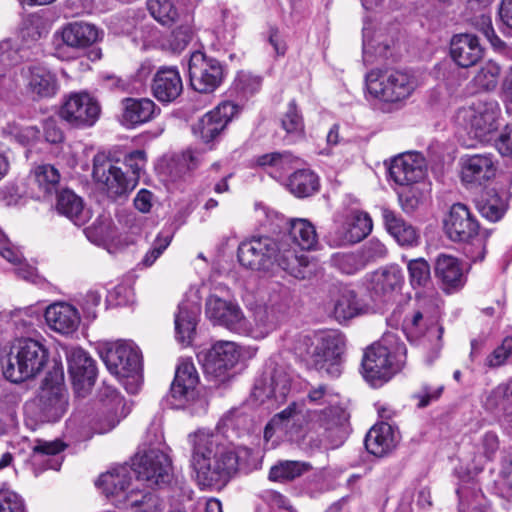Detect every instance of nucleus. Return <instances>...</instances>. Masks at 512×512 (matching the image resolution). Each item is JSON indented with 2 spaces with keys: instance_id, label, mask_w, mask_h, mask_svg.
Wrapping results in <instances>:
<instances>
[{
  "instance_id": "37",
  "label": "nucleus",
  "mask_w": 512,
  "mask_h": 512,
  "mask_svg": "<svg viewBox=\"0 0 512 512\" xmlns=\"http://www.w3.org/2000/svg\"><path fill=\"white\" fill-rule=\"evenodd\" d=\"M130 470L126 466H119L103 473L96 482L107 498H114L116 505L123 502L126 488L130 484Z\"/></svg>"
},
{
  "instance_id": "41",
  "label": "nucleus",
  "mask_w": 512,
  "mask_h": 512,
  "mask_svg": "<svg viewBox=\"0 0 512 512\" xmlns=\"http://www.w3.org/2000/svg\"><path fill=\"white\" fill-rule=\"evenodd\" d=\"M56 208L76 226L86 224L91 218L90 210L85 208L83 200L69 189L59 193Z\"/></svg>"
},
{
  "instance_id": "13",
  "label": "nucleus",
  "mask_w": 512,
  "mask_h": 512,
  "mask_svg": "<svg viewBox=\"0 0 512 512\" xmlns=\"http://www.w3.org/2000/svg\"><path fill=\"white\" fill-rule=\"evenodd\" d=\"M137 481L148 487H163L170 483L171 463L168 456L157 448L137 452L132 462Z\"/></svg>"
},
{
  "instance_id": "32",
  "label": "nucleus",
  "mask_w": 512,
  "mask_h": 512,
  "mask_svg": "<svg viewBox=\"0 0 512 512\" xmlns=\"http://www.w3.org/2000/svg\"><path fill=\"white\" fill-rule=\"evenodd\" d=\"M99 398L103 404L105 415L99 420L97 431L102 434L112 430L122 418L127 416L129 410L126 408L122 396L110 386H105L100 390Z\"/></svg>"
},
{
  "instance_id": "43",
  "label": "nucleus",
  "mask_w": 512,
  "mask_h": 512,
  "mask_svg": "<svg viewBox=\"0 0 512 512\" xmlns=\"http://www.w3.org/2000/svg\"><path fill=\"white\" fill-rule=\"evenodd\" d=\"M435 274L442 281L446 290L464 285V269L460 261L451 255L441 254L435 264Z\"/></svg>"
},
{
  "instance_id": "7",
  "label": "nucleus",
  "mask_w": 512,
  "mask_h": 512,
  "mask_svg": "<svg viewBox=\"0 0 512 512\" xmlns=\"http://www.w3.org/2000/svg\"><path fill=\"white\" fill-rule=\"evenodd\" d=\"M402 331L410 343L423 350L427 362L431 363L439 356L443 328L436 316L428 314L425 310H412L403 320Z\"/></svg>"
},
{
  "instance_id": "42",
  "label": "nucleus",
  "mask_w": 512,
  "mask_h": 512,
  "mask_svg": "<svg viewBox=\"0 0 512 512\" xmlns=\"http://www.w3.org/2000/svg\"><path fill=\"white\" fill-rule=\"evenodd\" d=\"M84 232L90 242L104 247L109 252L117 244V229L109 214L99 215Z\"/></svg>"
},
{
  "instance_id": "19",
  "label": "nucleus",
  "mask_w": 512,
  "mask_h": 512,
  "mask_svg": "<svg viewBox=\"0 0 512 512\" xmlns=\"http://www.w3.org/2000/svg\"><path fill=\"white\" fill-rule=\"evenodd\" d=\"M65 354L75 393L80 397H85L95 382L96 367L94 361L80 347L67 348Z\"/></svg>"
},
{
  "instance_id": "64",
  "label": "nucleus",
  "mask_w": 512,
  "mask_h": 512,
  "mask_svg": "<svg viewBox=\"0 0 512 512\" xmlns=\"http://www.w3.org/2000/svg\"><path fill=\"white\" fill-rule=\"evenodd\" d=\"M233 86L238 92L251 95L260 89L261 78L249 72L240 71L237 73Z\"/></svg>"
},
{
  "instance_id": "58",
  "label": "nucleus",
  "mask_w": 512,
  "mask_h": 512,
  "mask_svg": "<svg viewBox=\"0 0 512 512\" xmlns=\"http://www.w3.org/2000/svg\"><path fill=\"white\" fill-rule=\"evenodd\" d=\"M282 128L287 134L300 136L304 131L303 117L294 101L288 104L286 112L281 118Z\"/></svg>"
},
{
  "instance_id": "33",
  "label": "nucleus",
  "mask_w": 512,
  "mask_h": 512,
  "mask_svg": "<svg viewBox=\"0 0 512 512\" xmlns=\"http://www.w3.org/2000/svg\"><path fill=\"white\" fill-rule=\"evenodd\" d=\"M25 79L28 92L38 98H51L60 87L56 74L43 65L29 66Z\"/></svg>"
},
{
  "instance_id": "2",
  "label": "nucleus",
  "mask_w": 512,
  "mask_h": 512,
  "mask_svg": "<svg viewBox=\"0 0 512 512\" xmlns=\"http://www.w3.org/2000/svg\"><path fill=\"white\" fill-rule=\"evenodd\" d=\"M238 260L246 268L255 271H268L275 264L281 266L296 278L304 279L312 273L309 257L305 253L279 247L274 239L263 236L253 237L240 243Z\"/></svg>"
},
{
  "instance_id": "22",
  "label": "nucleus",
  "mask_w": 512,
  "mask_h": 512,
  "mask_svg": "<svg viewBox=\"0 0 512 512\" xmlns=\"http://www.w3.org/2000/svg\"><path fill=\"white\" fill-rule=\"evenodd\" d=\"M198 381L199 377L192 361H181L170 388L171 404L175 408H183L195 400Z\"/></svg>"
},
{
  "instance_id": "39",
  "label": "nucleus",
  "mask_w": 512,
  "mask_h": 512,
  "mask_svg": "<svg viewBox=\"0 0 512 512\" xmlns=\"http://www.w3.org/2000/svg\"><path fill=\"white\" fill-rule=\"evenodd\" d=\"M457 495L459 498L458 512H492L488 499L472 476L461 481Z\"/></svg>"
},
{
  "instance_id": "9",
  "label": "nucleus",
  "mask_w": 512,
  "mask_h": 512,
  "mask_svg": "<svg viewBox=\"0 0 512 512\" xmlns=\"http://www.w3.org/2000/svg\"><path fill=\"white\" fill-rule=\"evenodd\" d=\"M48 352L44 345L32 338L18 339L9 355L4 376L19 383L37 375L45 366Z\"/></svg>"
},
{
  "instance_id": "38",
  "label": "nucleus",
  "mask_w": 512,
  "mask_h": 512,
  "mask_svg": "<svg viewBox=\"0 0 512 512\" xmlns=\"http://www.w3.org/2000/svg\"><path fill=\"white\" fill-rule=\"evenodd\" d=\"M394 47V36L387 35L383 31L374 33L369 27L364 26L363 58L366 63H373L377 57L388 58L393 54Z\"/></svg>"
},
{
  "instance_id": "31",
  "label": "nucleus",
  "mask_w": 512,
  "mask_h": 512,
  "mask_svg": "<svg viewBox=\"0 0 512 512\" xmlns=\"http://www.w3.org/2000/svg\"><path fill=\"white\" fill-rule=\"evenodd\" d=\"M483 48L477 36L469 33L456 34L450 41V56L462 68L474 66L483 57Z\"/></svg>"
},
{
  "instance_id": "46",
  "label": "nucleus",
  "mask_w": 512,
  "mask_h": 512,
  "mask_svg": "<svg viewBox=\"0 0 512 512\" xmlns=\"http://www.w3.org/2000/svg\"><path fill=\"white\" fill-rule=\"evenodd\" d=\"M402 283L401 269L397 265H391L373 273L371 290L377 295L387 296L400 289Z\"/></svg>"
},
{
  "instance_id": "16",
  "label": "nucleus",
  "mask_w": 512,
  "mask_h": 512,
  "mask_svg": "<svg viewBox=\"0 0 512 512\" xmlns=\"http://www.w3.org/2000/svg\"><path fill=\"white\" fill-rule=\"evenodd\" d=\"M239 357L240 352L236 343L219 341L207 352L203 363L204 371L216 382H225L230 378V371Z\"/></svg>"
},
{
  "instance_id": "3",
  "label": "nucleus",
  "mask_w": 512,
  "mask_h": 512,
  "mask_svg": "<svg viewBox=\"0 0 512 512\" xmlns=\"http://www.w3.org/2000/svg\"><path fill=\"white\" fill-rule=\"evenodd\" d=\"M406 347L399 337L386 332L364 352L362 375L373 386L389 381L405 364Z\"/></svg>"
},
{
  "instance_id": "4",
  "label": "nucleus",
  "mask_w": 512,
  "mask_h": 512,
  "mask_svg": "<svg viewBox=\"0 0 512 512\" xmlns=\"http://www.w3.org/2000/svg\"><path fill=\"white\" fill-rule=\"evenodd\" d=\"M99 356L108 371L123 382L128 392L138 391L142 379V364L140 352L133 343L127 341L104 343L99 348Z\"/></svg>"
},
{
  "instance_id": "27",
  "label": "nucleus",
  "mask_w": 512,
  "mask_h": 512,
  "mask_svg": "<svg viewBox=\"0 0 512 512\" xmlns=\"http://www.w3.org/2000/svg\"><path fill=\"white\" fill-rule=\"evenodd\" d=\"M206 315L215 324L240 334L244 314L237 303L211 295L206 302Z\"/></svg>"
},
{
  "instance_id": "10",
  "label": "nucleus",
  "mask_w": 512,
  "mask_h": 512,
  "mask_svg": "<svg viewBox=\"0 0 512 512\" xmlns=\"http://www.w3.org/2000/svg\"><path fill=\"white\" fill-rule=\"evenodd\" d=\"M316 411H309L303 403L293 402L275 414L265 427L264 437L269 440L275 432H280L291 441L304 440L308 434L319 428Z\"/></svg>"
},
{
  "instance_id": "56",
  "label": "nucleus",
  "mask_w": 512,
  "mask_h": 512,
  "mask_svg": "<svg viewBox=\"0 0 512 512\" xmlns=\"http://www.w3.org/2000/svg\"><path fill=\"white\" fill-rule=\"evenodd\" d=\"M346 221L350 226L356 243L367 237L373 228L372 219L365 212L353 211L346 216Z\"/></svg>"
},
{
  "instance_id": "52",
  "label": "nucleus",
  "mask_w": 512,
  "mask_h": 512,
  "mask_svg": "<svg viewBox=\"0 0 512 512\" xmlns=\"http://www.w3.org/2000/svg\"><path fill=\"white\" fill-rule=\"evenodd\" d=\"M500 74V66L495 61L489 60L481 65L473 81L478 88L492 91L498 85Z\"/></svg>"
},
{
  "instance_id": "62",
  "label": "nucleus",
  "mask_w": 512,
  "mask_h": 512,
  "mask_svg": "<svg viewBox=\"0 0 512 512\" xmlns=\"http://www.w3.org/2000/svg\"><path fill=\"white\" fill-rule=\"evenodd\" d=\"M496 486L503 497L512 498V453L502 462Z\"/></svg>"
},
{
  "instance_id": "51",
  "label": "nucleus",
  "mask_w": 512,
  "mask_h": 512,
  "mask_svg": "<svg viewBox=\"0 0 512 512\" xmlns=\"http://www.w3.org/2000/svg\"><path fill=\"white\" fill-rule=\"evenodd\" d=\"M360 312L356 295L351 290H344L334 300L333 314L338 321L353 318Z\"/></svg>"
},
{
  "instance_id": "14",
  "label": "nucleus",
  "mask_w": 512,
  "mask_h": 512,
  "mask_svg": "<svg viewBox=\"0 0 512 512\" xmlns=\"http://www.w3.org/2000/svg\"><path fill=\"white\" fill-rule=\"evenodd\" d=\"M188 71L192 88L200 93L215 91L225 77V70L221 62L201 51L191 54Z\"/></svg>"
},
{
  "instance_id": "11",
  "label": "nucleus",
  "mask_w": 512,
  "mask_h": 512,
  "mask_svg": "<svg viewBox=\"0 0 512 512\" xmlns=\"http://www.w3.org/2000/svg\"><path fill=\"white\" fill-rule=\"evenodd\" d=\"M499 113L500 109L496 102L473 99L457 108L453 121L470 137L482 141L497 130Z\"/></svg>"
},
{
  "instance_id": "53",
  "label": "nucleus",
  "mask_w": 512,
  "mask_h": 512,
  "mask_svg": "<svg viewBox=\"0 0 512 512\" xmlns=\"http://www.w3.org/2000/svg\"><path fill=\"white\" fill-rule=\"evenodd\" d=\"M151 16L162 25H171L178 18V10L172 0H148Z\"/></svg>"
},
{
  "instance_id": "17",
  "label": "nucleus",
  "mask_w": 512,
  "mask_h": 512,
  "mask_svg": "<svg viewBox=\"0 0 512 512\" xmlns=\"http://www.w3.org/2000/svg\"><path fill=\"white\" fill-rule=\"evenodd\" d=\"M99 114L98 102L86 92L70 94L60 109L61 118L75 127L94 125Z\"/></svg>"
},
{
  "instance_id": "12",
  "label": "nucleus",
  "mask_w": 512,
  "mask_h": 512,
  "mask_svg": "<svg viewBox=\"0 0 512 512\" xmlns=\"http://www.w3.org/2000/svg\"><path fill=\"white\" fill-rule=\"evenodd\" d=\"M92 177L97 187L110 198L125 195L135 188V177H129L118 161L104 153L93 157Z\"/></svg>"
},
{
  "instance_id": "8",
  "label": "nucleus",
  "mask_w": 512,
  "mask_h": 512,
  "mask_svg": "<svg viewBox=\"0 0 512 512\" xmlns=\"http://www.w3.org/2000/svg\"><path fill=\"white\" fill-rule=\"evenodd\" d=\"M289 308L290 299L287 294H271L265 302L254 306L251 321L243 318L240 335L255 340L266 338L286 319Z\"/></svg>"
},
{
  "instance_id": "21",
  "label": "nucleus",
  "mask_w": 512,
  "mask_h": 512,
  "mask_svg": "<svg viewBox=\"0 0 512 512\" xmlns=\"http://www.w3.org/2000/svg\"><path fill=\"white\" fill-rule=\"evenodd\" d=\"M459 165L461 180L466 185H482L496 175V161L490 153L465 154Z\"/></svg>"
},
{
  "instance_id": "23",
  "label": "nucleus",
  "mask_w": 512,
  "mask_h": 512,
  "mask_svg": "<svg viewBox=\"0 0 512 512\" xmlns=\"http://www.w3.org/2000/svg\"><path fill=\"white\" fill-rule=\"evenodd\" d=\"M389 175L398 185H412L426 175L425 158L417 152H408L394 157L389 166Z\"/></svg>"
},
{
  "instance_id": "1",
  "label": "nucleus",
  "mask_w": 512,
  "mask_h": 512,
  "mask_svg": "<svg viewBox=\"0 0 512 512\" xmlns=\"http://www.w3.org/2000/svg\"><path fill=\"white\" fill-rule=\"evenodd\" d=\"M192 447L191 467L202 489L223 486L237 469V456L232 448L220 443V436L208 430L189 435Z\"/></svg>"
},
{
  "instance_id": "30",
  "label": "nucleus",
  "mask_w": 512,
  "mask_h": 512,
  "mask_svg": "<svg viewBox=\"0 0 512 512\" xmlns=\"http://www.w3.org/2000/svg\"><path fill=\"white\" fill-rule=\"evenodd\" d=\"M483 406L489 411H501L500 424L506 433L512 435V377L486 392Z\"/></svg>"
},
{
  "instance_id": "63",
  "label": "nucleus",
  "mask_w": 512,
  "mask_h": 512,
  "mask_svg": "<svg viewBox=\"0 0 512 512\" xmlns=\"http://www.w3.org/2000/svg\"><path fill=\"white\" fill-rule=\"evenodd\" d=\"M11 139L23 146L30 145L38 140L40 131L35 126L11 125L8 128Z\"/></svg>"
},
{
  "instance_id": "26",
  "label": "nucleus",
  "mask_w": 512,
  "mask_h": 512,
  "mask_svg": "<svg viewBox=\"0 0 512 512\" xmlns=\"http://www.w3.org/2000/svg\"><path fill=\"white\" fill-rule=\"evenodd\" d=\"M67 445L60 439L51 441L36 439L33 442L29 462L35 475L51 469L58 471L63 462V451Z\"/></svg>"
},
{
  "instance_id": "28",
  "label": "nucleus",
  "mask_w": 512,
  "mask_h": 512,
  "mask_svg": "<svg viewBox=\"0 0 512 512\" xmlns=\"http://www.w3.org/2000/svg\"><path fill=\"white\" fill-rule=\"evenodd\" d=\"M200 311V297L196 291L179 304L174 323L176 339L182 344L191 343L196 332Z\"/></svg>"
},
{
  "instance_id": "15",
  "label": "nucleus",
  "mask_w": 512,
  "mask_h": 512,
  "mask_svg": "<svg viewBox=\"0 0 512 512\" xmlns=\"http://www.w3.org/2000/svg\"><path fill=\"white\" fill-rule=\"evenodd\" d=\"M316 347L312 354L316 368L331 377L341 374L342 355L345 349V338L337 330L321 332L316 337Z\"/></svg>"
},
{
  "instance_id": "36",
  "label": "nucleus",
  "mask_w": 512,
  "mask_h": 512,
  "mask_svg": "<svg viewBox=\"0 0 512 512\" xmlns=\"http://www.w3.org/2000/svg\"><path fill=\"white\" fill-rule=\"evenodd\" d=\"M122 110L121 122L128 128L149 122L160 112L148 98H126L122 101Z\"/></svg>"
},
{
  "instance_id": "20",
  "label": "nucleus",
  "mask_w": 512,
  "mask_h": 512,
  "mask_svg": "<svg viewBox=\"0 0 512 512\" xmlns=\"http://www.w3.org/2000/svg\"><path fill=\"white\" fill-rule=\"evenodd\" d=\"M33 408H37L40 421H59L68 408V395L65 388L61 385L50 386L45 384L41 388L38 397L26 406L27 411Z\"/></svg>"
},
{
  "instance_id": "54",
  "label": "nucleus",
  "mask_w": 512,
  "mask_h": 512,
  "mask_svg": "<svg viewBox=\"0 0 512 512\" xmlns=\"http://www.w3.org/2000/svg\"><path fill=\"white\" fill-rule=\"evenodd\" d=\"M506 202L494 191L487 192L486 198H484L479 204V211L483 217L489 221L496 222L502 218L506 211Z\"/></svg>"
},
{
  "instance_id": "55",
  "label": "nucleus",
  "mask_w": 512,
  "mask_h": 512,
  "mask_svg": "<svg viewBox=\"0 0 512 512\" xmlns=\"http://www.w3.org/2000/svg\"><path fill=\"white\" fill-rule=\"evenodd\" d=\"M478 455L475 458L474 470L479 471L483 463L492 459L499 449V438L495 432H486L480 438L478 444Z\"/></svg>"
},
{
  "instance_id": "18",
  "label": "nucleus",
  "mask_w": 512,
  "mask_h": 512,
  "mask_svg": "<svg viewBox=\"0 0 512 512\" xmlns=\"http://www.w3.org/2000/svg\"><path fill=\"white\" fill-rule=\"evenodd\" d=\"M240 109V106L232 101L221 102L199 119L193 126V133L206 144L214 141Z\"/></svg>"
},
{
  "instance_id": "61",
  "label": "nucleus",
  "mask_w": 512,
  "mask_h": 512,
  "mask_svg": "<svg viewBox=\"0 0 512 512\" xmlns=\"http://www.w3.org/2000/svg\"><path fill=\"white\" fill-rule=\"evenodd\" d=\"M172 234L170 232H160L152 244V248L145 254L142 264L146 267L152 266L170 245Z\"/></svg>"
},
{
  "instance_id": "57",
  "label": "nucleus",
  "mask_w": 512,
  "mask_h": 512,
  "mask_svg": "<svg viewBox=\"0 0 512 512\" xmlns=\"http://www.w3.org/2000/svg\"><path fill=\"white\" fill-rule=\"evenodd\" d=\"M409 280L413 287H424L431 279L430 265L424 258L410 260L407 264Z\"/></svg>"
},
{
  "instance_id": "48",
  "label": "nucleus",
  "mask_w": 512,
  "mask_h": 512,
  "mask_svg": "<svg viewBox=\"0 0 512 512\" xmlns=\"http://www.w3.org/2000/svg\"><path fill=\"white\" fill-rule=\"evenodd\" d=\"M122 503L134 512H157L162 505L156 494L150 491H141L137 487L125 494Z\"/></svg>"
},
{
  "instance_id": "60",
  "label": "nucleus",
  "mask_w": 512,
  "mask_h": 512,
  "mask_svg": "<svg viewBox=\"0 0 512 512\" xmlns=\"http://www.w3.org/2000/svg\"><path fill=\"white\" fill-rule=\"evenodd\" d=\"M172 234L170 232H160L152 244V248L145 254L142 264L146 267L152 266L170 245Z\"/></svg>"
},
{
  "instance_id": "40",
  "label": "nucleus",
  "mask_w": 512,
  "mask_h": 512,
  "mask_svg": "<svg viewBox=\"0 0 512 512\" xmlns=\"http://www.w3.org/2000/svg\"><path fill=\"white\" fill-rule=\"evenodd\" d=\"M381 211L386 230L399 245L406 247L418 245L419 233L411 224L388 208H382Z\"/></svg>"
},
{
  "instance_id": "45",
  "label": "nucleus",
  "mask_w": 512,
  "mask_h": 512,
  "mask_svg": "<svg viewBox=\"0 0 512 512\" xmlns=\"http://www.w3.org/2000/svg\"><path fill=\"white\" fill-rule=\"evenodd\" d=\"M288 239L292 242L293 246L288 249L299 252L295 247L300 248L302 251L313 249L317 242L318 237L314 225L307 219L296 218L289 221ZM302 252H300L301 254Z\"/></svg>"
},
{
  "instance_id": "50",
  "label": "nucleus",
  "mask_w": 512,
  "mask_h": 512,
  "mask_svg": "<svg viewBox=\"0 0 512 512\" xmlns=\"http://www.w3.org/2000/svg\"><path fill=\"white\" fill-rule=\"evenodd\" d=\"M311 468L309 463L300 461H282L274 465L269 472V479L272 481H290L301 476Z\"/></svg>"
},
{
  "instance_id": "35",
  "label": "nucleus",
  "mask_w": 512,
  "mask_h": 512,
  "mask_svg": "<svg viewBox=\"0 0 512 512\" xmlns=\"http://www.w3.org/2000/svg\"><path fill=\"white\" fill-rule=\"evenodd\" d=\"M398 442V432L390 424L382 422L369 430L365 438V447L369 453L383 457L391 453Z\"/></svg>"
},
{
  "instance_id": "44",
  "label": "nucleus",
  "mask_w": 512,
  "mask_h": 512,
  "mask_svg": "<svg viewBox=\"0 0 512 512\" xmlns=\"http://www.w3.org/2000/svg\"><path fill=\"white\" fill-rule=\"evenodd\" d=\"M291 387L289 375L282 368L274 369L269 375V380L262 384H257L254 389V395L263 400V398H274L276 401H283L288 395Z\"/></svg>"
},
{
  "instance_id": "24",
  "label": "nucleus",
  "mask_w": 512,
  "mask_h": 512,
  "mask_svg": "<svg viewBox=\"0 0 512 512\" xmlns=\"http://www.w3.org/2000/svg\"><path fill=\"white\" fill-rule=\"evenodd\" d=\"M100 37V32L93 24L86 22H73L64 26L54 34V44L58 55L64 46L73 49L86 48Z\"/></svg>"
},
{
  "instance_id": "29",
  "label": "nucleus",
  "mask_w": 512,
  "mask_h": 512,
  "mask_svg": "<svg viewBox=\"0 0 512 512\" xmlns=\"http://www.w3.org/2000/svg\"><path fill=\"white\" fill-rule=\"evenodd\" d=\"M44 318L47 326L61 335H72L80 325L78 309L67 302H55L46 307Z\"/></svg>"
},
{
  "instance_id": "49",
  "label": "nucleus",
  "mask_w": 512,
  "mask_h": 512,
  "mask_svg": "<svg viewBox=\"0 0 512 512\" xmlns=\"http://www.w3.org/2000/svg\"><path fill=\"white\" fill-rule=\"evenodd\" d=\"M31 177L44 196L55 192L60 182L59 171L50 164L36 166L31 172Z\"/></svg>"
},
{
  "instance_id": "5",
  "label": "nucleus",
  "mask_w": 512,
  "mask_h": 512,
  "mask_svg": "<svg viewBox=\"0 0 512 512\" xmlns=\"http://www.w3.org/2000/svg\"><path fill=\"white\" fill-rule=\"evenodd\" d=\"M418 87L417 77L407 70L375 69L366 75L368 98L383 103H402L410 98Z\"/></svg>"
},
{
  "instance_id": "6",
  "label": "nucleus",
  "mask_w": 512,
  "mask_h": 512,
  "mask_svg": "<svg viewBox=\"0 0 512 512\" xmlns=\"http://www.w3.org/2000/svg\"><path fill=\"white\" fill-rule=\"evenodd\" d=\"M444 230L453 241H471L465 246L464 251L473 262L484 259L485 237L479 233V223L466 205L456 203L451 206L444 219Z\"/></svg>"
},
{
  "instance_id": "34",
  "label": "nucleus",
  "mask_w": 512,
  "mask_h": 512,
  "mask_svg": "<svg viewBox=\"0 0 512 512\" xmlns=\"http://www.w3.org/2000/svg\"><path fill=\"white\" fill-rule=\"evenodd\" d=\"M152 90L154 96L161 102L174 101L183 90V83L176 67L163 66L153 78Z\"/></svg>"
},
{
  "instance_id": "25",
  "label": "nucleus",
  "mask_w": 512,
  "mask_h": 512,
  "mask_svg": "<svg viewBox=\"0 0 512 512\" xmlns=\"http://www.w3.org/2000/svg\"><path fill=\"white\" fill-rule=\"evenodd\" d=\"M308 400L312 404L329 405L323 410H315L320 415V419L316 418L319 428H323L325 432L338 428L346 421L345 411L336 405L337 396L332 394L326 386L319 385L312 388L308 393Z\"/></svg>"
},
{
  "instance_id": "59",
  "label": "nucleus",
  "mask_w": 512,
  "mask_h": 512,
  "mask_svg": "<svg viewBox=\"0 0 512 512\" xmlns=\"http://www.w3.org/2000/svg\"><path fill=\"white\" fill-rule=\"evenodd\" d=\"M327 239L328 244L332 247H343L356 243L346 219L341 223H335Z\"/></svg>"
},
{
  "instance_id": "47",
  "label": "nucleus",
  "mask_w": 512,
  "mask_h": 512,
  "mask_svg": "<svg viewBox=\"0 0 512 512\" xmlns=\"http://www.w3.org/2000/svg\"><path fill=\"white\" fill-rule=\"evenodd\" d=\"M290 192L296 197H308L319 188L317 175L309 169L295 171L288 179L287 184Z\"/></svg>"
}]
</instances>
